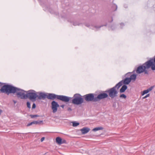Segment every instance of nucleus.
<instances>
[{"label": "nucleus", "mask_w": 155, "mask_h": 155, "mask_svg": "<svg viewBox=\"0 0 155 155\" xmlns=\"http://www.w3.org/2000/svg\"><path fill=\"white\" fill-rule=\"evenodd\" d=\"M25 91L10 84H5L0 89V93H4L8 95L16 93L17 97L21 99H26Z\"/></svg>", "instance_id": "1"}, {"label": "nucleus", "mask_w": 155, "mask_h": 155, "mask_svg": "<svg viewBox=\"0 0 155 155\" xmlns=\"http://www.w3.org/2000/svg\"><path fill=\"white\" fill-rule=\"evenodd\" d=\"M150 68L152 70H155V56L137 67L136 72L138 74L144 72V74L148 75L149 71L147 69Z\"/></svg>", "instance_id": "2"}, {"label": "nucleus", "mask_w": 155, "mask_h": 155, "mask_svg": "<svg viewBox=\"0 0 155 155\" xmlns=\"http://www.w3.org/2000/svg\"><path fill=\"white\" fill-rule=\"evenodd\" d=\"M47 98L49 100H54L56 98L65 102H68L72 98L71 97L63 95H57L53 93H47Z\"/></svg>", "instance_id": "3"}, {"label": "nucleus", "mask_w": 155, "mask_h": 155, "mask_svg": "<svg viewBox=\"0 0 155 155\" xmlns=\"http://www.w3.org/2000/svg\"><path fill=\"white\" fill-rule=\"evenodd\" d=\"M119 84H117L112 88L108 89L104 91L105 92L108 93L109 95L111 98H113L117 96L118 93V90L120 88Z\"/></svg>", "instance_id": "4"}, {"label": "nucleus", "mask_w": 155, "mask_h": 155, "mask_svg": "<svg viewBox=\"0 0 155 155\" xmlns=\"http://www.w3.org/2000/svg\"><path fill=\"white\" fill-rule=\"evenodd\" d=\"M74 98L71 101V100L69 101L70 103L77 105L81 104L83 103L84 102L83 97L79 94H75L73 96Z\"/></svg>", "instance_id": "5"}, {"label": "nucleus", "mask_w": 155, "mask_h": 155, "mask_svg": "<svg viewBox=\"0 0 155 155\" xmlns=\"http://www.w3.org/2000/svg\"><path fill=\"white\" fill-rule=\"evenodd\" d=\"M25 92L26 93V99L28 98L32 102H34L36 101L38 95L35 91L30 90L27 91H25Z\"/></svg>", "instance_id": "6"}, {"label": "nucleus", "mask_w": 155, "mask_h": 155, "mask_svg": "<svg viewBox=\"0 0 155 155\" xmlns=\"http://www.w3.org/2000/svg\"><path fill=\"white\" fill-rule=\"evenodd\" d=\"M83 98L87 101H93L96 102L94 94L90 93L84 95L83 96Z\"/></svg>", "instance_id": "7"}, {"label": "nucleus", "mask_w": 155, "mask_h": 155, "mask_svg": "<svg viewBox=\"0 0 155 155\" xmlns=\"http://www.w3.org/2000/svg\"><path fill=\"white\" fill-rule=\"evenodd\" d=\"M107 93H101L97 95V97H95V99L96 102L100 101L101 99L107 98L108 95L107 94Z\"/></svg>", "instance_id": "8"}, {"label": "nucleus", "mask_w": 155, "mask_h": 155, "mask_svg": "<svg viewBox=\"0 0 155 155\" xmlns=\"http://www.w3.org/2000/svg\"><path fill=\"white\" fill-rule=\"evenodd\" d=\"M51 109L53 110V112L55 113L57 111L58 108L59 107L58 103L55 101H53L51 103Z\"/></svg>", "instance_id": "9"}, {"label": "nucleus", "mask_w": 155, "mask_h": 155, "mask_svg": "<svg viewBox=\"0 0 155 155\" xmlns=\"http://www.w3.org/2000/svg\"><path fill=\"white\" fill-rule=\"evenodd\" d=\"M131 81L130 79V78L128 77H126L123 80L117 84H120L119 86L120 87L124 84V85L128 84L131 82Z\"/></svg>", "instance_id": "10"}, {"label": "nucleus", "mask_w": 155, "mask_h": 155, "mask_svg": "<svg viewBox=\"0 0 155 155\" xmlns=\"http://www.w3.org/2000/svg\"><path fill=\"white\" fill-rule=\"evenodd\" d=\"M38 95L37 97L39 100H44L46 98H47V94L45 93L40 92L38 93Z\"/></svg>", "instance_id": "11"}, {"label": "nucleus", "mask_w": 155, "mask_h": 155, "mask_svg": "<svg viewBox=\"0 0 155 155\" xmlns=\"http://www.w3.org/2000/svg\"><path fill=\"white\" fill-rule=\"evenodd\" d=\"M90 130V129L88 127H84L81 129L82 134H85L88 133Z\"/></svg>", "instance_id": "12"}, {"label": "nucleus", "mask_w": 155, "mask_h": 155, "mask_svg": "<svg viewBox=\"0 0 155 155\" xmlns=\"http://www.w3.org/2000/svg\"><path fill=\"white\" fill-rule=\"evenodd\" d=\"M127 87L126 85H124L120 89V92L121 93H123L127 89Z\"/></svg>", "instance_id": "13"}, {"label": "nucleus", "mask_w": 155, "mask_h": 155, "mask_svg": "<svg viewBox=\"0 0 155 155\" xmlns=\"http://www.w3.org/2000/svg\"><path fill=\"white\" fill-rule=\"evenodd\" d=\"M62 138L60 137H58L56 139V142L59 144H61Z\"/></svg>", "instance_id": "14"}, {"label": "nucleus", "mask_w": 155, "mask_h": 155, "mask_svg": "<svg viewBox=\"0 0 155 155\" xmlns=\"http://www.w3.org/2000/svg\"><path fill=\"white\" fill-rule=\"evenodd\" d=\"M136 74H133L130 76V77L129 78L130 79L131 81L132 80H134V81H135L136 78Z\"/></svg>", "instance_id": "15"}, {"label": "nucleus", "mask_w": 155, "mask_h": 155, "mask_svg": "<svg viewBox=\"0 0 155 155\" xmlns=\"http://www.w3.org/2000/svg\"><path fill=\"white\" fill-rule=\"evenodd\" d=\"M117 6L115 4H113L112 6L111 7V10L112 11H115L117 10Z\"/></svg>", "instance_id": "16"}, {"label": "nucleus", "mask_w": 155, "mask_h": 155, "mask_svg": "<svg viewBox=\"0 0 155 155\" xmlns=\"http://www.w3.org/2000/svg\"><path fill=\"white\" fill-rule=\"evenodd\" d=\"M103 129V128L102 127H99L94 128L92 130L94 131H97Z\"/></svg>", "instance_id": "17"}, {"label": "nucleus", "mask_w": 155, "mask_h": 155, "mask_svg": "<svg viewBox=\"0 0 155 155\" xmlns=\"http://www.w3.org/2000/svg\"><path fill=\"white\" fill-rule=\"evenodd\" d=\"M135 70H134L132 72H129L127 73L125 75V76L126 77H128L129 76L130 77V76L131 75V74L132 73H134L135 72Z\"/></svg>", "instance_id": "18"}, {"label": "nucleus", "mask_w": 155, "mask_h": 155, "mask_svg": "<svg viewBox=\"0 0 155 155\" xmlns=\"http://www.w3.org/2000/svg\"><path fill=\"white\" fill-rule=\"evenodd\" d=\"M73 126L74 127H76L79 124V123L76 121H74L72 122Z\"/></svg>", "instance_id": "19"}, {"label": "nucleus", "mask_w": 155, "mask_h": 155, "mask_svg": "<svg viewBox=\"0 0 155 155\" xmlns=\"http://www.w3.org/2000/svg\"><path fill=\"white\" fill-rule=\"evenodd\" d=\"M149 92V91L147 89L143 91L141 93L142 95L143 96L145 94H147Z\"/></svg>", "instance_id": "20"}, {"label": "nucleus", "mask_w": 155, "mask_h": 155, "mask_svg": "<svg viewBox=\"0 0 155 155\" xmlns=\"http://www.w3.org/2000/svg\"><path fill=\"white\" fill-rule=\"evenodd\" d=\"M36 124H43V122L42 120H38L36 121Z\"/></svg>", "instance_id": "21"}, {"label": "nucleus", "mask_w": 155, "mask_h": 155, "mask_svg": "<svg viewBox=\"0 0 155 155\" xmlns=\"http://www.w3.org/2000/svg\"><path fill=\"white\" fill-rule=\"evenodd\" d=\"M49 11L51 14H55L56 15H57L58 14L57 13L55 12L54 11L51 9H49Z\"/></svg>", "instance_id": "22"}, {"label": "nucleus", "mask_w": 155, "mask_h": 155, "mask_svg": "<svg viewBox=\"0 0 155 155\" xmlns=\"http://www.w3.org/2000/svg\"><path fill=\"white\" fill-rule=\"evenodd\" d=\"M120 98H124L125 99L127 97V96L125 94H122L120 95Z\"/></svg>", "instance_id": "23"}, {"label": "nucleus", "mask_w": 155, "mask_h": 155, "mask_svg": "<svg viewBox=\"0 0 155 155\" xmlns=\"http://www.w3.org/2000/svg\"><path fill=\"white\" fill-rule=\"evenodd\" d=\"M27 107L28 108H29V109H30L31 108V107L30 103L29 101H28L27 102Z\"/></svg>", "instance_id": "24"}, {"label": "nucleus", "mask_w": 155, "mask_h": 155, "mask_svg": "<svg viewBox=\"0 0 155 155\" xmlns=\"http://www.w3.org/2000/svg\"><path fill=\"white\" fill-rule=\"evenodd\" d=\"M38 115H30L31 117L32 118H34L35 117H38Z\"/></svg>", "instance_id": "25"}, {"label": "nucleus", "mask_w": 155, "mask_h": 155, "mask_svg": "<svg viewBox=\"0 0 155 155\" xmlns=\"http://www.w3.org/2000/svg\"><path fill=\"white\" fill-rule=\"evenodd\" d=\"M73 25L74 26L79 25V24L77 22H75L73 23Z\"/></svg>", "instance_id": "26"}, {"label": "nucleus", "mask_w": 155, "mask_h": 155, "mask_svg": "<svg viewBox=\"0 0 155 155\" xmlns=\"http://www.w3.org/2000/svg\"><path fill=\"white\" fill-rule=\"evenodd\" d=\"M115 26L114 25H112L110 26V29L111 30H113L115 28Z\"/></svg>", "instance_id": "27"}, {"label": "nucleus", "mask_w": 155, "mask_h": 155, "mask_svg": "<svg viewBox=\"0 0 155 155\" xmlns=\"http://www.w3.org/2000/svg\"><path fill=\"white\" fill-rule=\"evenodd\" d=\"M154 87V86H151L150 88H149L148 89H147V90L149 91V92L150 91H151L153 89V88Z\"/></svg>", "instance_id": "28"}, {"label": "nucleus", "mask_w": 155, "mask_h": 155, "mask_svg": "<svg viewBox=\"0 0 155 155\" xmlns=\"http://www.w3.org/2000/svg\"><path fill=\"white\" fill-rule=\"evenodd\" d=\"M150 94H147L146 96L143 97V99H145V98L149 97L150 96Z\"/></svg>", "instance_id": "29"}, {"label": "nucleus", "mask_w": 155, "mask_h": 155, "mask_svg": "<svg viewBox=\"0 0 155 155\" xmlns=\"http://www.w3.org/2000/svg\"><path fill=\"white\" fill-rule=\"evenodd\" d=\"M66 140L64 139L62 140V139L61 144L63 143H66Z\"/></svg>", "instance_id": "30"}, {"label": "nucleus", "mask_w": 155, "mask_h": 155, "mask_svg": "<svg viewBox=\"0 0 155 155\" xmlns=\"http://www.w3.org/2000/svg\"><path fill=\"white\" fill-rule=\"evenodd\" d=\"M5 84V83H3L0 82V86L2 87Z\"/></svg>", "instance_id": "31"}, {"label": "nucleus", "mask_w": 155, "mask_h": 155, "mask_svg": "<svg viewBox=\"0 0 155 155\" xmlns=\"http://www.w3.org/2000/svg\"><path fill=\"white\" fill-rule=\"evenodd\" d=\"M36 107V104L35 103H33L32 106V109H35Z\"/></svg>", "instance_id": "32"}, {"label": "nucleus", "mask_w": 155, "mask_h": 155, "mask_svg": "<svg viewBox=\"0 0 155 155\" xmlns=\"http://www.w3.org/2000/svg\"><path fill=\"white\" fill-rule=\"evenodd\" d=\"M68 111L69 112H71L72 111V109L71 108L69 107L67 109Z\"/></svg>", "instance_id": "33"}, {"label": "nucleus", "mask_w": 155, "mask_h": 155, "mask_svg": "<svg viewBox=\"0 0 155 155\" xmlns=\"http://www.w3.org/2000/svg\"><path fill=\"white\" fill-rule=\"evenodd\" d=\"M32 124V122H31L30 123H28L27 125V126H30V125H31Z\"/></svg>", "instance_id": "34"}, {"label": "nucleus", "mask_w": 155, "mask_h": 155, "mask_svg": "<svg viewBox=\"0 0 155 155\" xmlns=\"http://www.w3.org/2000/svg\"><path fill=\"white\" fill-rule=\"evenodd\" d=\"M113 21V17H112L111 18V20L110 21L109 20L108 22H112Z\"/></svg>", "instance_id": "35"}, {"label": "nucleus", "mask_w": 155, "mask_h": 155, "mask_svg": "<svg viewBox=\"0 0 155 155\" xmlns=\"http://www.w3.org/2000/svg\"><path fill=\"white\" fill-rule=\"evenodd\" d=\"M45 139V137H43L42 138H41V142H42Z\"/></svg>", "instance_id": "36"}, {"label": "nucleus", "mask_w": 155, "mask_h": 155, "mask_svg": "<svg viewBox=\"0 0 155 155\" xmlns=\"http://www.w3.org/2000/svg\"><path fill=\"white\" fill-rule=\"evenodd\" d=\"M120 25L121 26H123L124 25V23H120Z\"/></svg>", "instance_id": "37"}, {"label": "nucleus", "mask_w": 155, "mask_h": 155, "mask_svg": "<svg viewBox=\"0 0 155 155\" xmlns=\"http://www.w3.org/2000/svg\"><path fill=\"white\" fill-rule=\"evenodd\" d=\"M32 124H36V121H33L32 122Z\"/></svg>", "instance_id": "38"}, {"label": "nucleus", "mask_w": 155, "mask_h": 155, "mask_svg": "<svg viewBox=\"0 0 155 155\" xmlns=\"http://www.w3.org/2000/svg\"><path fill=\"white\" fill-rule=\"evenodd\" d=\"M104 25H102V26H99V27H97V26H95V27L96 28H100L101 27H102Z\"/></svg>", "instance_id": "39"}, {"label": "nucleus", "mask_w": 155, "mask_h": 155, "mask_svg": "<svg viewBox=\"0 0 155 155\" xmlns=\"http://www.w3.org/2000/svg\"><path fill=\"white\" fill-rule=\"evenodd\" d=\"M61 107H62V108H64V105H61Z\"/></svg>", "instance_id": "40"}, {"label": "nucleus", "mask_w": 155, "mask_h": 155, "mask_svg": "<svg viewBox=\"0 0 155 155\" xmlns=\"http://www.w3.org/2000/svg\"><path fill=\"white\" fill-rule=\"evenodd\" d=\"M2 112V110L0 109V115L1 114V113Z\"/></svg>", "instance_id": "41"}, {"label": "nucleus", "mask_w": 155, "mask_h": 155, "mask_svg": "<svg viewBox=\"0 0 155 155\" xmlns=\"http://www.w3.org/2000/svg\"><path fill=\"white\" fill-rule=\"evenodd\" d=\"M86 25V26L87 27H89V25Z\"/></svg>", "instance_id": "42"}, {"label": "nucleus", "mask_w": 155, "mask_h": 155, "mask_svg": "<svg viewBox=\"0 0 155 155\" xmlns=\"http://www.w3.org/2000/svg\"><path fill=\"white\" fill-rule=\"evenodd\" d=\"M14 102L15 104L16 103V101H13Z\"/></svg>", "instance_id": "43"}, {"label": "nucleus", "mask_w": 155, "mask_h": 155, "mask_svg": "<svg viewBox=\"0 0 155 155\" xmlns=\"http://www.w3.org/2000/svg\"><path fill=\"white\" fill-rule=\"evenodd\" d=\"M107 24H106L105 25H104L105 26H106L107 25Z\"/></svg>", "instance_id": "44"}]
</instances>
